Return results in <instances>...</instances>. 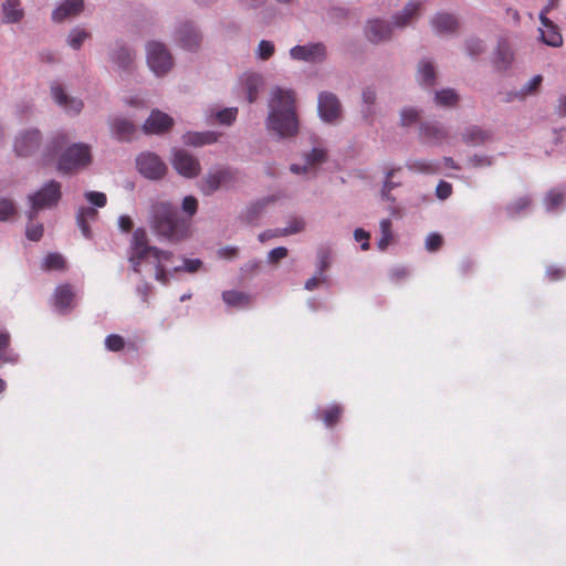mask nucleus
Listing matches in <instances>:
<instances>
[{
    "mask_svg": "<svg viewBox=\"0 0 566 566\" xmlns=\"http://www.w3.org/2000/svg\"><path fill=\"white\" fill-rule=\"evenodd\" d=\"M452 193V186L447 181H440L436 189V195L439 199L444 200Z\"/></svg>",
    "mask_w": 566,
    "mask_h": 566,
    "instance_id": "bf43d9fd",
    "label": "nucleus"
},
{
    "mask_svg": "<svg viewBox=\"0 0 566 566\" xmlns=\"http://www.w3.org/2000/svg\"><path fill=\"white\" fill-rule=\"evenodd\" d=\"M287 253L289 251L285 247L275 248L269 252L268 262L275 264L280 262L282 259L286 258Z\"/></svg>",
    "mask_w": 566,
    "mask_h": 566,
    "instance_id": "4d7b16f0",
    "label": "nucleus"
},
{
    "mask_svg": "<svg viewBox=\"0 0 566 566\" xmlns=\"http://www.w3.org/2000/svg\"><path fill=\"white\" fill-rule=\"evenodd\" d=\"M149 223L158 235L171 242H180L191 235V219L180 218L177 208L167 201L153 203Z\"/></svg>",
    "mask_w": 566,
    "mask_h": 566,
    "instance_id": "f03ea898",
    "label": "nucleus"
},
{
    "mask_svg": "<svg viewBox=\"0 0 566 566\" xmlns=\"http://www.w3.org/2000/svg\"><path fill=\"white\" fill-rule=\"evenodd\" d=\"M280 232H282V229L266 230L259 234V241L264 243L265 241H268L270 239L284 237Z\"/></svg>",
    "mask_w": 566,
    "mask_h": 566,
    "instance_id": "338daca9",
    "label": "nucleus"
},
{
    "mask_svg": "<svg viewBox=\"0 0 566 566\" xmlns=\"http://www.w3.org/2000/svg\"><path fill=\"white\" fill-rule=\"evenodd\" d=\"M218 136L216 133L206 132V133H187L184 136V143L192 146H202L216 143Z\"/></svg>",
    "mask_w": 566,
    "mask_h": 566,
    "instance_id": "c85d7f7f",
    "label": "nucleus"
},
{
    "mask_svg": "<svg viewBox=\"0 0 566 566\" xmlns=\"http://www.w3.org/2000/svg\"><path fill=\"white\" fill-rule=\"evenodd\" d=\"M303 229H304V221L300 218H293L290 221L289 227L283 228L282 232H280V233L286 237L290 234L298 233V232L303 231Z\"/></svg>",
    "mask_w": 566,
    "mask_h": 566,
    "instance_id": "3c124183",
    "label": "nucleus"
},
{
    "mask_svg": "<svg viewBox=\"0 0 566 566\" xmlns=\"http://www.w3.org/2000/svg\"><path fill=\"white\" fill-rule=\"evenodd\" d=\"M240 84L242 85L247 99L249 103H253L258 98L259 90L263 85V78L261 75L255 73H247L243 74L240 78Z\"/></svg>",
    "mask_w": 566,
    "mask_h": 566,
    "instance_id": "6ab92c4d",
    "label": "nucleus"
},
{
    "mask_svg": "<svg viewBox=\"0 0 566 566\" xmlns=\"http://www.w3.org/2000/svg\"><path fill=\"white\" fill-rule=\"evenodd\" d=\"M365 35L369 42L377 44L390 39L391 28L384 20L371 19L367 21L365 27Z\"/></svg>",
    "mask_w": 566,
    "mask_h": 566,
    "instance_id": "f8f14e48",
    "label": "nucleus"
},
{
    "mask_svg": "<svg viewBox=\"0 0 566 566\" xmlns=\"http://www.w3.org/2000/svg\"><path fill=\"white\" fill-rule=\"evenodd\" d=\"M174 124V119L166 113L154 109L143 125L146 134H163Z\"/></svg>",
    "mask_w": 566,
    "mask_h": 566,
    "instance_id": "9b49d317",
    "label": "nucleus"
},
{
    "mask_svg": "<svg viewBox=\"0 0 566 566\" xmlns=\"http://www.w3.org/2000/svg\"><path fill=\"white\" fill-rule=\"evenodd\" d=\"M86 199L95 207L103 208L106 202V195L97 191H88L85 193Z\"/></svg>",
    "mask_w": 566,
    "mask_h": 566,
    "instance_id": "6e6d98bb",
    "label": "nucleus"
},
{
    "mask_svg": "<svg viewBox=\"0 0 566 566\" xmlns=\"http://www.w3.org/2000/svg\"><path fill=\"white\" fill-rule=\"evenodd\" d=\"M201 264H202L201 261L198 260V259L185 260V265L182 268L181 266H175L174 271L178 272V271H181V270H186L187 272L193 273V272L199 270Z\"/></svg>",
    "mask_w": 566,
    "mask_h": 566,
    "instance_id": "680f3d73",
    "label": "nucleus"
},
{
    "mask_svg": "<svg viewBox=\"0 0 566 566\" xmlns=\"http://www.w3.org/2000/svg\"><path fill=\"white\" fill-rule=\"evenodd\" d=\"M182 210L185 213L189 214L188 219H190L198 210V200L193 196L185 197L182 200Z\"/></svg>",
    "mask_w": 566,
    "mask_h": 566,
    "instance_id": "603ef678",
    "label": "nucleus"
},
{
    "mask_svg": "<svg viewBox=\"0 0 566 566\" xmlns=\"http://www.w3.org/2000/svg\"><path fill=\"white\" fill-rule=\"evenodd\" d=\"M83 0H65L53 11L52 19L55 22H62L66 18L78 15L83 11Z\"/></svg>",
    "mask_w": 566,
    "mask_h": 566,
    "instance_id": "a211bd4d",
    "label": "nucleus"
},
{
    "mask_svg": "<svg viewBox=\"0 0 566 566\" xmlns=\"http://www.w3.org/2000/svg\"><path fill=\"white\" fill-rule=\"evenodd\" d=\"M541 24L539 29L541 40L548 46L560 48L563 45V35L559 28L547 17H539Z\"/></svg>",
    "mask_w": 566,
    "mask_h": 566,
    "instance_id": "2eb2a0df",
    "label": "nucleus"
},
{
    "mask_svg": "<svg viewBox=\"0 0 566 566\" xmlns=\"http://www.w3.org/2000/svg\"><path fill=\"white\" fill-rule=\"evenodd\" d=\"M380 232H381V237L378 241V248L384 251L387 249L390 241L392 240L391 220L390 219H382L380 221Z\"/></svg>",
    "mask_w": 566,
    "mask_h": 566,
    "instance_id": "e433bc0d",
    "label": "nucleus"
},
{
    "mask_svg": "<svg viewBox=\"0 0 566 566\" xmlns=\"http://www.w3.org/2000/svg\"><path fill=\"white\" fill-rule=\"evenodd\" d=\"M60 198L61 185L54 180L45 184L39 191L29 197L31 202L29 219H34L39 210L55 206Z\"/></svg>",
    "mask_w": 566,
    "mask_h": 566,
    "instance_id": "39448f33",
    "label": "nucleus"
},
{
    "mask_svg": "<svg viewBox=\"0 0 566 566\" xmlns=\"http://www.w3.org/2000/svg\"><path fill=\"white\" fill-rule=\"evenodd\" d=\"M420 137L426 143L442 145L449 139V132L438 123H423L420 126Z\"/></svg>",
    "mask_w": 566,
    "mask_h": 566,
    "instance_id": "4468645a",
    "label": "nucleus"
},
{
    "mask_svg": "<svg viewBox=\"0 0 566 566\" xmlns=\"http://www.w3.org/2000/svg\"><path fill=\"white\" fill-rule=\"evenodd\" d=\"M331 260L328 252H321L319 253V260H318V275L323 276L324 272L329 268Z\"/></svg>",
    "mask_w": 566,
    "mask_h": 566,
    "instance_id": "69168bd1",
    "label": "nucleus"
},
{
    "mask_svg": "<svg viewBox=\"0 0 566 566\" xmlns=\"http://www.w3.org/2000/svg\"><path fill=\"white\" fill-rule=\"evenodd\" d=\"M465 48H467L468 54L471 56H476L484 51L483 42L479 39L468 40Z\"/></svg>",
    "mask_w": 566,
    "mask_h": 566,
    "instance_id": "5fc2aeb1",
    "label": "nucleus"
},
{
    "mask_svg": "<svg viewBox=\"0 0 566 566\" xmlns=\"http://www.w3.org/2000/svg\"><path fill=\"white\" fill-rule=\"evenodd\" d=\"M17 213L15 205L12 200L2 198L0 199V221H7L10 217Z\"/></svg>",
    "mask_w": 566,
    "mask_h": 566,
    "instance_id": "79ce46f5",
    "label": "nucleus"
},
{
    "mask_svg": "<svg viewBox=\"0 0 566 566\" xmlns=\"http://www.w3.org/2000/svg\"><path fill=\"white\" fill-rule=\"evenodd\" d=\"M293 60L305 62H322L326 57V48L323 43H310L306 45H295L290 50Z\"/></svg>",
    "mask_w": 566,
    "mask_h": 566,
    "instance_id": "9d476101",
    "label": "nucleus"
},
{
    "mask_svg": "<svg viewBox=\"0 0 566 566\" xmlns=\"http://www.w3.org/2000/svg\"><path fill=\"white\" fill-rule=\"evenodd\" d=\"M543 76L542 75H535L522 90V95L525 96L526 94L535 92L542 84Z\"/></svg>",
    "mask_w": 566,
    "mask_h": 566,
    "instance_id": "052dcab7",
    "label": "nucleus"
},
{
    "mask_svg": "<svg viewBox=\"0 0 566 566\" xmlns=\"http://www.w3.org/2000/svg\"><path fill=\"white\" fill-rule=\"evenodd\" d=\"M513 61V52L505 42H500L494 59V64L500 70H506Z\"/></svg>",
    "mask_w": 566,
    "mask_h": 566,
    "instance_id": "7c9ffc66",
    "label": "nucleus"
},
{
    "mask_svg": "<svg viewBox=\"0 0 566 566\" xmlns=\"http://www.w3.org/2000/svg\"><path fill=\"white\" fill-rule=\"evenodd\" d=\"M354 238L356 241L358 242H363L361 243V250L366 251L369 249V233L366 232L365 230L358 228L355 230L354 232Z\"/></svg>",
    "mask_w": 566,
    "mask_h": 566,
    "instance_id": "e2e57ef3",
    "label": "nucleus"
},
{
    "mask_svg": "<svg viewBox=\"0 0 566 566\" xmlns=\"http://www.w3.org/2000/svg\"><path fill=\"white\" fill-rule=\"evenodd\" d=\"M51 93L54 101L62 106L66 112L78 114L83 108L81 99L69 97L64 92L63 87L59 84H54L51 87Z\"/></svg>",
    "mask_w": 566,
    "mask_h": 566,
    "instance_id": "f3484780",
    "label": "nucleus"
},
{
    "mask_svg": "<svg viewBox=\"0 0 566 566\" xmlns=\"http://www.w3.org/2000/svg\"><path fill=\"white\" fill-rule=\"evenodd\" d=\"M418 80L422 85L432 86L436 81V70L430 61H421L418 66Z\"/></svg>",
    "mask_w": 566,
    "mask_h": 566,
    "instance_id": "2f4dec72",
    "label": "nucleus"
},
{
    "mask_svg": "<svg viewBox=\"0 0 566 566\" xmlns=\"http://www.w3.org/2000/svg\"><path fill=\"white\" fill-rule=\"evenodd\" d=\"M146 50L147 63L156 75H164L172 67V56L163 43L149 42Z\"/></svg>",
    "mask_w": 566,
    "mask_h": 566,
    "instance_id": "423d86ee",
    "label": "nucleus"
},
{
    "mask_svg": "<svg viewBox=\"0 0 566 566\" xmlns=\"http://www.w3.org/2000/svg\"><path fill=\"white\" fill-rule=\"evenodd\" d=\"M91 163V146L84 143H75L61 154L57 169L61 172L70 174L86 168Z\"/></svg>",
    "mask_w": 566,
    "mask_h": 566,
    "instance_id": "20e7f679",
    "label": "nucleus"
},
{
    "mask_svg": "<svg viewBox=\"0 0 566 566\" xmlns=\"http://www.w3.org/2000/svg\"><path fill=\"white\" fill-rule=\"evenodd\" d=\"M134 57V54L125 46H119L113 54V61L123 70L130 69Z\"/></svg>",
    "mask_w": 566,
    "mask_h": 566,
    "instance_id": "f704fd0d",
    "label": "nucleus"
},
{
    "mask_svg": "<svg viewBox=\"0 0 566 566\" xmlns=\"http://www.w3.org/2000/svg\"><path fill=\"white\" fill-rule=\"evenodd\" d=\"M492 135L490 132L482 129L479 126H470L462 133V140L467 145L480 146L491 139Z\"/></svg>",
    "mask_w": 566,
    "mask_h": 566,
    "instance_id": "5701e85b",
    "label": "nucleus"
},
{
    "mask_svg": "<svg viewBox=\"0 0 566 566\" xmlns=\"http://www.w3.org/2000/svg\"><path fill=\"white\" fill-rule=\"evenodd\" d=\"M459 101V95L452 88H444L436 92L434 102L440 106H454Z\"/></svg>",
    "mask_w": 566,
    "mask_h": 566,
    "instance_id": "c9c22d12",
    "label": "nucleus"
},
{
    "mask_svg": "<svg viewBox=\"0 0 566 566\" xmlns=\"http://www.w3.org/2000/svg\"><path fill=\"white\" fill-rule=\"evenodd\" d=\"M41 133L38 129H28L20 133L14 142V151L19 157H29L38 151L41 145Z\"/></svg>",
    "mask_w": 566,
    "mask_h": 566,
    "instance_id": "6e6552de",
    "label": "nucleus"
},
{
    "mask_svg": "<svg viewBox=\"0 0 566 566\" xmlns=\"http://www.w3.org/2000/svg\"><path fill=\"white\" fill-rule=\"evenodd\" d=\"M343 415V408L339 405H332L317 412V418L321 419L328 428L334 427L339 421Z\"/></svg>",
    "mask_w": 566,
    "mask_h": 566,
    "instance_id": "bb28decb",
    "label": "nucleus"
},
{
    "mask_svg": "<svg viewBox=\"0 0 566 566\" xmlns=\"http://www.w3.org/2000/svg\"><path fill=\"white\" fill-rule=\"evenodd\" d=\"M395 171H396V169H390L387 171L386 180H385L382 189H381V195L387 200H394V198H391V196H390V192L397 186V184H395L392 181Z\"/></svg>",
    "mask_w": 566,
    "mask_h": 566,
    "instance_id": "09e8293b",
    "label": "nucleus"
},
{
    "mask_svg": "<svg viewBox=\"0 0 566 566\" xmlns=\"http://www.w3.org/2000/svg\"><path fill=\"white\" fill-rule=\"evenodd\" d=\"M3 14L7 22L14 23L23 17L22 10L19 8L18 0H7L2 4Z\"/></svg>",
    "mask_w": 566,
    "mask_h": 566,
    "instance_id": "473e14b6",
    "label": "nucleus"
},
{
    "mask_svg": "<svg viewBox=\"0 0 566 566\" xmlns=\"http://www.w3.org/2000/svg\"><path fill=\"white\" fill-rule=\"evenodd\" d=\"M220 258L232 259L238 255V249L233 247H226L218 251Z\"/></svg>",
    "mask_w": 566,
    "mask_h": 566,
    "instance_id": "774afa93",
    "label": "nucleus"
},
{
    "mask_svg": "<svg viewBox=\"0 0 566 566\" xmlns=\"http://www.w3.org/2000/svg\"><path fill=\"white\" fill-rule=\"evenodd\" d=\"M410 169L424 174H436L438 167L431 161L417 160L410 165Z\"/></svg>",
    "mask_w": 566,
    "mask_h": 566,
    "instance_id": "de8ad7c7",
    "label": "nucleus"
},
{
    "mask_svg": "<svg viewBox=\"0 0 566 566\" xmlns=\"http://www.w3.org/2000/svg\"><path fill=\"white\" fill-rule=\"evenodd\" d=\"M268 128L279 137H293L298 132L295 107V93L292 90L276 87L269 101Z\"/></svg>",
    "mask_w": 566,
    "mask_h": 566,
    "instance_id": "f257e3e1",
    "label": "nucleus"
},
{
    "mask_svg": "<svg viewBox=\"0 0 566 566\" xmlns=\"http://www.w3.org/2000/svg\"><path fill=\"white\" fill-rule=\"evenodd\" d=\"M431 25L438 33H452L458 29V20L450 13H438L431 20Z\"/></svg>",
    "mask_w": 566,
    "mask_h": 566,
    "instance_id": "4be33fe9",
    "label": "nucleus"
},
{
    "mask_svg": "<svg viewBox=\"0 0 566 566\" xmlns=\"http://www.w3.org/2000/svg\"><path fill=\"white\" fill-rule=\"evenodd\" d=\"M273 53H274V44L272 42L266 41V40H262L259 43L258 56L261 60L270 59L273 55Z\"/></svg>",
    "mask_w": 566,
    "mask_h": 566,
    "instance_id": "8fccbe9b",
    "label": "nucleus"
},
{
    "mask_svg": "<svg viewBox=\"0 0 566 566\" xmlns=\"http://www.w3.org/2000/svg\"><path fill=\"white\" fill-rule=\"evenodd\" d=\"M177 40L181 48L193 51L199 48L201 36L191 23H185L177 31Z\"/></svg>",
    "mask_w": 566,
    "mask_h": 566,
    "instance_id": "dca6fc26",
    "label": "nucleus"
},
{
    "mask_svg": "<svg viewBox=\"0 0 566 566\" xmlns=\"http://www.w3.org/2000/svg\"><path fill=\"white\" fill-rule=\"evenodd\" d=\"M326 159V151L322 148H313L311 153L306 155V165L300 166L296 164L291 165L290 169L293 174H304L308 167L324 163Z\"/></svg>",
    "mask_w": 566,
    "mask_h": 566,
    "instance_id": "393cba45",
    "label": "nucleus"
},
{
    "mask_svg": "<svg viewBox=\"0 0 566 566\" xmlns=\"http://www.w3.org/2000/svg\"><path fill=\"white\" fill-rule=\"evenodd\" d=\"M25 235L31 241H39L43 235V226L41 223H34L33 219H30Z\"/></svg>",
    "mask_w": 566,
    "mask_h": 566,
    "instance_id": "a18cd8bd",
    "label": "nucleus"
},
{
    "mask_svg": "<svg viewBox=\"0 0 566 566\" xmlns=\"http://www.w3.org/2000/svg\"><path fill=\"white\" fill-rule=\"evenodd\" d=\"M222 300L227 305L234 307L248 306L251 301L250 296L247 293L233 290L224 291L222 293Z\"/></svg>",
    "mask_w": 566,
    "mask_h": 566,
    "instance_id": "c756f323",
    "label": "nucleus"
},
{
    "mask_svg": "<svg viewBox=\"0 0 566 566\" xmlns=\"http://www.w3.org/2000/svg\"><path fill=\"white\" fill-rule=\"evenodd\" d=\"M91 36V33L84 29L75 28L69 35V44L72 49L78 50L83 42Z\"/></svg>",
    "mask_w": 566,
    "mask_h": 566,
    "instance_id": "4c0bfd02",
    "label": "nucleus"
},
{
    "mask_svg": "<svg viewBox=\"0 0 566 566\" xmlns=\"http://www.w3.org/2000/svg\"><path fill=\"white\" fill-rule=\"evenodd\" d=\"M222 188L216 170L209 171L200 182V190L203 195L210 196Z\"/></svg>",
    "mask_w": 566,
    "mask_h": 566,
    "instance_id": "72a5a7b5",
    "label": "nucleus"
},
{
    "mask_svg": "<svg viewBox=\"0 0 566 566\" xmlns=\"http://www.w3.org/2000/svg\"><path fill=\"white\" fill-rule=\"evenodd\" d=\"M98 212L93 207H82L78 209L76 222L82 231V234L87 239L92 237V231L90 229L88 222L96 220Z\"/></svg>",
    "mask_w": 566,
    "mask_h": 566,
    "instance_id": "b1692460",
    "label": "nucleus"
},
{
    "mask_svg": "<svg viewBox=\"0 0 566 566\" xmlns=\"http://www.w3.org/2000/svg\"><path fill=\"white\" fill-rule=\"evenodd\" d=\"M74 297L75 293L71 285H59L54 292V305L59 311L64 312L72 307Z\"/></svg>",
    "mask_w": 566,
    "mask_h": 566,
    "instance_id": "412c9836",
    "label": "nucleus"
},
{
    "mask_svg": "<svg viewBox=\"0 0 566 566\" xmlns=\"http://www.w3.org/2000/svg\"><path fill=\"white\" fill-rule=\"evenodd\" d=\"M469 163L472 167H486V166H491L492 164V160L490 157L488 156H478V155H474L472 156L470 159H469Z\"/></svg>",
    "mask_w": 566,
    "mask_h": 566,
    "instance_id": "0e129e2a",
    "label": "nucleus"
},
{
    "mask_svg": "<svg viewBox=\"0 0 566 566\" xmlns=\"http://www.w3.org/2000/svg\"><path fill=\"white\" fill-rule=\"evenodd\" d=\"M172 166L178 171V174L187 178H193L200 172L199 160L182 149L175 151Z\"/></svg>",
    "mask_w": 566,
    "mask_h": 566,
    "instance_id": "1a4fd4ad",
    "label": "nucleus"
},
{
    "mask_svg": "<svg viewBox=\"0 0 566 566\" xmlns=\"http://www.w3.org/2000/svg\"><path fill=\"white\" fill-rule=\"evenodd\" d=\"M65 266V261L63 256L59 253H50L45 256L43 261L44 270H63Z\"/></svg>",
    "mask_w": 566,
    "mask_h": 566,
    "instance_id": "ea45409f",
    "label": "nucleus"
},
{
    "mask_svg": "<svg viewBox=\"0 0 566 566\" xmlns=\"http://www.w3.org/2000/svg\"><path fill=\"white\" fill-rule=\"evenodd\" d=\"M222 188H229L233 186L237 180L235 172L230 168H220L216 170Z\"/></svg>",
    "mask_w": 566,
    "mask_h": 566,
    "instance_id": "a19ab883",
    "label": "nucleus"
},
{
    "mask_svg": "<svg viewBox=\"0 0 566 566\" xmlns=\"http://www.w3.org/2000/svg\"><path fill=\"white\" fill-rule=\"evenodd\" d=\"M237 114H238V108H235V107L224 108L217 113V119L221 124L230 125L235 120Z\"/></svg>",
    "mask_w": 566,
    "mask_h": 566,
    "instance_id": "49530a36",
    "label": "nucleus"
},
{
    "mask_svg": "<svg viewBox=\"0 0 566 566\" xmlns=\"http://www.w3.org/2000/svg\"><path fill=\"white\" fill-rule=\"evenodd\" d=\"M566 201V187H556L551 189L544 198V205L547 211H555Z\"/></svg>",
    "mask_w": 566,
    "mask_h": 566,
    "instance_id": "a878e982",
    "label": "nucleus"
},
{
    "mask_svg": "<svg viewBox=\"0 0 566 566\" xmlns=\"http://www.w3.org/2000/svg\"><path fill=\"white\" fill-rule=\"evenodd\" d=\"M105 346L111 352H119L125 347V339L117 334H111L105 338Z\"/></svg>",
    "mask_w": 566,
    "mask_h": 566,
    "instance_id": "c03bdc74",
    "label": "nucleus"
},
{
    "mask_svg": "<svg viewBox=\"0 0 566 566\" xmlns=\"http://www.w3.org/2000/svg\"><path fill=\"white\" fill-rule=\"evenodd\" d=\"M136 166L140 175L148 179H160L166 175L167 166L154 153H143L136 158Z\"/></svg>",
    "mask_w": 566,
    "mask_h": 566,
    "instance_id": "0eeeda50",
    "label": "nucleus"
},
{
    "mask_svg": "<svg viewBox=\"0 0 566 566\" xmlns=\"http://www.w3.org/2000/svg\"><path fill=\"white\" fill-rule=\"evenodd\" d=\"M531 205H532L531 198L521 197V198H517L516 200H514L513 202H511L506 207V211L511 217H514L516 214H520L522 211L526 210L527 208H530Z\"/></svg>",
    "mask_w": 566,
    "mask_h": 566,
    "instance_id": "58836bf2",
    "label": "nucleus"
},
{
    "mask_svg": "<svg viewBox=\"0 0 566 566\" xmlns=\"http://www.w3.org/2000/svg\"><path fill=\"white\" fill-rule=\"evenodd\" d=\"M318 112L325 122L336 119L340 114V103L332 93H322L318 97Z\"/></svg>",
    "mask_w": 566,
    "mask_h": 566,
    "instance_id": "ddd939ff",
    "label": "nucleus"
},
{
    "mask_svg": "<svg viewBox=\"0 0 566 566\" xmlns=\"http://www.w3.org/2000/svg\"><path fill=\"white\" fill-rule=\"evenodd\" d=\"M419 114L413 108H406L401 112V125L409 126L418 120Z\"/></svg>",
    "mask_w": 566,
    "mask_h": 566,
    "instance_id": "13d9d810",
    "label": "nucleus"
},
{
    "mask_svg": "<svg viewBox=\"0 0 566 566\" xmlns=\"http://www.w3.org/2000/svg\"><path fill=\"white\" fill-rule=\"evenodd\" d=\"M443 239L438 233H430L426 239V249L430 252L438 251L442 245Z\"/></svg>",
    "mask_w": 566,
    "mask_h": 566,
    "instance_id": "864d4df0",
    "label": "nucleus"
},
{
    "mask_svg": "<svg viewBox=\"0 0 566 566\" xmlns=\"http://www.w3.org/2000/svg\"><path fill=\"white\" fill-rule=\"evenodd\" d=\"M174 254L168 251H161L158 248L148 245L147 234L144 229H137L133 233V253L130 262L135 272H139V265L146 261L155 265V279L168 284L169 277L166 264L172 259Z\"/></svg>",
    "mask_w": 566,
    "mask_h": 566,
    "instance_id": "7ed1b4c3",
    "label": "nucleus"
},
{
    "mask_svg": "<svg viewBox=\"0 0 566 566\" xmlns=\"http://www.w3.org/2000/svg\"><path fill=\"white\" fill-rule=\"evenodd\" d=\"M420 8V2H409L402 12L395 17V24L399 28L408 25L417 17Z\"/></svg>",
    "mask_w": 566,
    "mask_h": 566,
    "instance_id": "cd10ccee",
    "label": "nucleus"
},
{
    "mask_svg": "<svg viewBox=\"0 0 566 566\" xmlns=\"http://www.w3.org/2000/svg\"><path fill=\"white\" fill-rule=\"evenodd\" d=\"M69 143V136L65 133H57L50 142L48 150L51 155L60 151Z\"/></svg>",
    "mask_w": 566,
    "mask_h": 566,
    "instance_id": "37998d69",
    "label": "nucleus"
},
{
    "mask_svg": "<svg viewBox=\"0 0 566 566\" xmlns=\"http://www.w3.org/2000/svg\"><path fill=\"white\" fill-rule=\"evenodd\" d=\"M111 130L112 134L118 139V140H129L134 133L136 132V126L133 122L116 117L111 122Z\"/></svg>",
    "mask_w": 566,
    "mask_h": 566,
    "instance_id": "aec40b11",
    "label": "nucleus"
}]
</instances>
